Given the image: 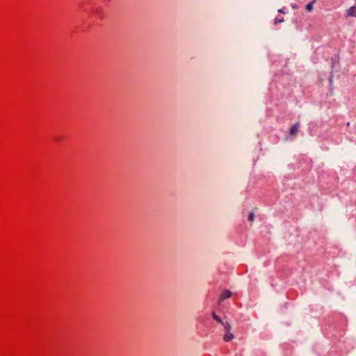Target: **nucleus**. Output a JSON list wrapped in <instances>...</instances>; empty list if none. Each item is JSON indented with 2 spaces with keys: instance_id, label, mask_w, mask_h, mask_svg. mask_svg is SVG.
Here are the masks:
<instances>
[{
  "instance_id": "obj_1",
  "label": "nucleus",
  "mask_w": 356,
  "mask_h": 356,
  "mask_svg": "<svg viewBox=\"0 0 356 356\" xmlns=\"http://www.w3.org/2000/svg\"><path fill=\"white\" fill-rule=\"evenodd\" d=\"M232 293L229 290H224L222 291L218 302H220L225 299H227L231 297Z\"/></svg>"
},
{
  "instance_id": "obj_2",
  "label": "nucleus",
  "mask_w": 356,
  "mask_h": 356,
  "mask_svg": "<svg viewBox=\"0 0 356 356\" xmlns=\"http://www.w3.org/2000/svg\"><path fill=\"white\" fill-rule=\"evenodd\" d=\"M346 17H356V6H351L346 10Z\"/></svg>"
},
{
  "instance_id": "obj_3",
  "label": "nucleus",
  "mask_w": 356,
  "mask_h": 356,
  "mask_svg": "<svg viewBox=\"0 0 356 356\" xmlns=\"http://www.w3.org/2000/svg\"><path fill=\"white\" fill-rule=\"evenodd\" d=\"M298 128H299V123L297 122L296 124H294L290 129V134L291 135H295L296 134L298 130Z\"/></svg>"
},
{
  "instance_id": "obj_4",
  "label": "nucleus",
  "mask_w": 356,
  "mask_h": 356,
  "mask_svg": "<svg viewBox=\"0 0 356 356\" xmlns=\"http://www.w3.org/2000/svg\"><path fill=\"white\" fill-rule=\"evenodd\" d=\"M234 339V335L230 332H226L223 337L224 341L226 342H229Z\"/></svg>"
},
{
  "instance_id": "obj_5",
  "label": "nucleus",
  "mask_w": 356,
  "mask_h": 356,
  "mask_svg": "<svg viewBox=\"0 0 356 356\" xmlns=\"http://www.w3.org/2000/svg\"><path fill=\"white\" fill-rule=\"evenodd\" d=\"M316 0H313L310 3H307L305 8L308 12H311L313 10V4L316 2Z\"/></svg>"
},
{
  "instance_id": "obj_6",
  "label": "nucleus",
  "mask_w": 356,
  "mask_h": 356,
  "mask_svg": "<svg viewBox=\"0 0 356 356\" xmlns=\"http://www.w3.org/2000/svg\"><path fill=\"white\" fill-rule=\"evenodd\" d=\"M211 315L215 321H216L217 322H218L221 324H224L222 319L218 316H217L215 312H213Z\"/></svg>"
},
{
  "instance_id": "obj_7",
  "label": "nucleus",
  "mask_w": 356,
  "mask_h": 356,
  "mask_svg": "<svg viewBox=\"0 0 356 356\" xmlns=\"http://www.w3.org/2000/svg\"><path fill=\"white\" fill-rule=\"evenodd\" d=\"M222 325L225 327V330L226 332H230L232 327L229 323H224V324H222Z\"/></svg>"
},
{
  "instance_id": "obj_8",
  "label": "nucleus",
  "mask_w": 356,
  "mask_h": 356,
  "mask_svg": "<svg viewBox=\"0 0 356 356\" xmlns=\"http://www.w3.org/2000/svg\"><path fill=\"white\" fill-rule=\"evenodd\" d=\"M254 219V215L252 212H251L248 216V220L250 222H252Z\"/></svg>"
},
{
  "instance_id": "obj_9",
  "label": "nucleus",
  "mask_w": 356,
  "mask_h": 356,
  "mask_svg": "<svg viewBox=\"0 0 356 356\" xmlns=\"http://www.w3.org/2000/svg\"><path fill=\"white\" fill-rule=\"evenodd\" d=\"M284 22V19H283V18H282V19H275V22H274V23H275V24H279V23H282V22Z\"/></svg>"
},
{
  "instance_id": "obj_10",
  "label": "nucleus",
  "mask_w": 356,
  "mask_h": 356,
  "mask_svg": "<svg viewBox=\"0 0 356 356\" xmlns=\"http://www.w3.org/2000/svg\"><path fill=\"white\" fill-rule=\"evenodd\" d=\"M278 12H279V13H284V10H283L282 8L279 9V10H278Z\"/></svg>"
},
{
  "instance_id": "obj_11",
  "label": "nucleus",
  "mask_w": 356,
  "mask_h": 356,
  "mask_svg": "<svg viewBox=\"0 0 356 356\" xmlns=\"http://www.w3.org/2000/svg\"><path fill=\"white\" fill-rule=\"evenodd\" d=\"M330 84L332 83V76L330 77Z\"/></svg>"
}]
</instances>
